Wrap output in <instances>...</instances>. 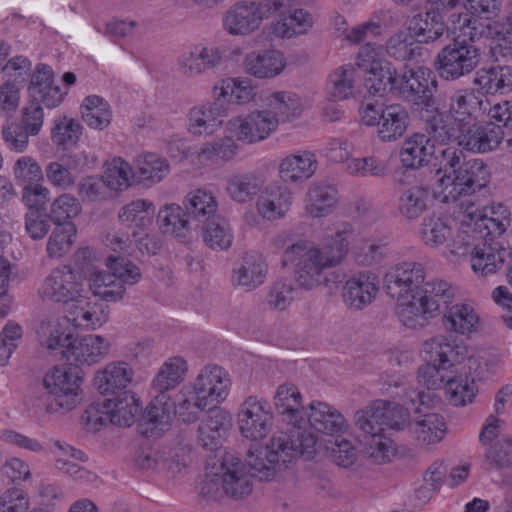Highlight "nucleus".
<instances>
[{
  "instance_id": "26",
  "label": "nucleus",
  "mask_w": 512,
  "mask_h": 512,
  "mask_svg": "<svg viewBox=\"0 0 512 512\" xmlns=\"http://www.w3.org/2000/svg\"><path fill=\"white\" fill-rule=\"evenodd\" d=\"M274 407L283 420L292 426L306 427V412L302 407V396L292 383L279 385L275 391Z\"/></svg>"
},
{
  "instance_id": "4",
  "label": "nucleus",
  "mask_w": 512,
  "mask_h": 512,
  "mask_svg": "<svg viewBox=\"0 0 512 512\" xmlns=\"http://www.w3.org/2000/svg\"><path fill=\"white\" fill-rule=\"evenodd\" d=\"M316 441L306 427L293 426L289 433H275L265 446L251 448L247 454V465L260 480H270L277 470L287 467L298 456L312 459Z\"/></svg>"
},
{
  "instance_id": "52",
  "label": "nucleus",
  "mask_w": 512,
  "mask_h": 512,
  "mask_svg": "<svg viewBox=\"0 0 512 512\" xmlns=\"http://www.w3.org/2000/svg\"><path fill=\"white\" fill-rule=\"evenodd\" d=\"M357 70L351 65H344L334 70L328 79V93L334 101L348 99L354 94Z\"/></svg>"
},
{
  "instance_id": "63",
  "label": "nucleus",
  "mask_w": 512,
  "mask_h": 512,
  "mask_svg": "<svg viewBox=\"0 0 512 512\" xmlns=\"http://www.w3.org/2000/svg\"><path fill=\"white\" fill-rule=\"evenodd\" d=\"M106 266L111 270L116 283L134 285L140 278V269L131 261L121 256H109L106 259Z\"/></svg>"
},
{
  "instance_id": "1",
  "label": "nucleus",
  "mask_w": 512,
  "mask_h": 512,
  "mask_svg": "<svg viewBox=\"0 0 512 512\" xmlns=\"http://www.w3.org/2000/svg\"><path fill=\"white\" fill-rule=\"evenodd\" d=\"M352 230L346 225L323 246L318 247L309 241H298L287 247L284 263L294 268L299 286L313 289L320 285L330 287L331 283L342 282L343 275L329 270L338 265L348 252V236Z\"/></svg>"
},
{
  "instance_id": "43",
  "label": "nucleus",
  "mask_w": 512,
  "mask_h": 512,
  "mask_svg": "<svg viewBox=\"0 0 512 512\" xmlns=\"http://www.w3.org/2000/svg\"><path fill=\"white\" fill-rule=\"evenodd\" d=\"M337 201L335 186L323 182L314 183L307 192L306 210L314 218L324 217L332 212Z\"/></svg>"
},
{
  "instance_id": "49",
  "label": "nucleus",
  "mask_w": 512,
  "mask_h": 512,
  "mask_svg": "<svg viewBox=\"0 0 512 512\" xmlns=\"http://www.w3.org/2000/svg\"><path fill=\"white\" fill-rule=\"evenodd\" d=\"M267 104L279 122L291 121L299 117L303 111L301 99L292 92H274L267 97Z\"/></svg>"
},
{
  "instance_id": "2",
  "label": "nucleus",
  "mask_w": 512,
  "mask_h": 512,
  "mask_svg": "<svg viewBox=\"0 0 512 512\" xmlns=\"http://www.w3.org/2000/svg\"><path fill=\"white\" fill-rule=\"evenodd\" d=\"M42 295L46 299L74 306L66 317L75 327L95 329L108 321L106 306L98 300L85 297L81 276L68 265L50 271L42 284Z\"/></svg>"
},
{
  "instance_id": "57",
  "label": "nucleus",
  "mask_w": 512,
  "mask_h": 512,
  "mask_svg": "<svg viewBox=\"0 0 512 512\" xmlns=\"http://www.w3.org/2000/svg\"><path fill=\"white\" fill-rule=\"evenodd\" d=\"M386 51L390 57L399 61H410L421 55V48L405 31H399L389 38Z\"/></svg>"
},
{
  "instance_id": "12",
  "label": "nucleus",
  "mask_w": 512,
  "mask_h": 512,
  "mask_svg": "<svg viewBox=\"0 0 512 512\" xmlns=\"http://www.w3.org/2000/svg\"><path fill=\"white\" fill-rule=\"evenodd\" d=\"M81 373L78 366H57L45 375L44 387L53 397L47 405L48 412H67L77 406L80 402Z\"/></svg>"
},
{
  "instance_id": "59",
  "label": "nucleus",
  "mask_w": 512,
  "mask_h": 512,
  "mask_svg": "<svg viewBox=\"0 0 512 512\" xmlns=\"http://www.w3.org/2000/svg\"><path fill=\"white\" fill-rule=\"evenodd\" d=\"M237 149L238 146L234 140L225 137L204 143L197 152V156L200 161H229L235 156Z\"/></svg>"
},
{
  "instance_id": "36",
  "label": "nucleus",
  "mask_w": 512,
  "mask_h": 512,
  "mask_svg": "<svg viewBox=\"0 0 512 512\" xmlns=\"http://www.w3.org/2000/svg\"><path fill=\"white\" fill-rule=\"evenodd\" d=\"M310 413L306 414L310 428L328 435L343 431L345 419L336 409L324 402H312L309 405Z\"/></svg>"
},
{
  "instance_id": "31",
  "label": "nucleus",
  "mask_w": 512,
  "mask_h": 512,
  "mask_svg": "<svg viewBox=\"0 0 512 512\" xmlns=\"http://www.w3.org/2000/svg\"><path fill=\"white\" fill-rule=\"evenodd\" d=\"M317 167L315 154L303 150L285 157L279 165V174L284 182H302L312 177Z\"/></svg>"
},
{
  "instance_id": "35",
  "label": "nucleus",
  "mask_w": 512,
  "mask_h": 512,
  "mask_svg": "<svg viewBox=\"0 0 512 512\" xmlns=\"http://www.w3.org/2000/svg\"><path fill=\"white\" fill-rule=\"evenodd\" d=\"M441 316L442 326L447 332L467 335L477 331L479 317L468 304L453 302Z\"/></svg>"
},
{
  "instance_id": "61",
  "label": "nucleus",
  "mask_w": 512,
  "mask_h": 512,
  "mask_svg": "<svg viewBox=\"0 0 512 512\" xmlns=\"http://www.w3.org/2000/svg\"><path fill=\"white\" fill-rule=\"evenodd\" d=\"M485 465L487 470H497L512 465V439L510 437H502L487 449Z\"/></svg>"
},
{
  "instance_id": "29",
  "label": "nucleus",
  "mask_w": 512,
  "mask_h": 512,
  "mask_svg": "<svg viewBox=\"0 0 512 512\" xmlns=\"http://www.w3.org/2000/svg\"><path fill=\"white\" fill-rule=\"evenodd\" d=\"M157 222L161 231L181 239L187 240L193 230L199 225L193 226L192 220L186 215V209L178 204H167L158 212Z\"/></svg>"
},
{
  "instance_id": "38",
  "label": "nucleus",
  "mask_w": 512,
  "mask_h": 512,
  "mask_svg": "<svg viewBox=\"0 0 512 512\" xmlns=\"http://www.w3.org/2000/svg\"><path fill=\"white\" fill-rule=\"evenodd\" d=\"M183 206L186 209V215L192 221L203 223V225L217 218V200L212 192L205 189L189 192L183 200Z\"/></svg>"
},
{
  "instance_id": "44",
  "label": "nucleus",
  "mask_w": 512,
  "mask_h": 512,
  "mask_svg": "<svg viewBox=\"0 0 512 512\" xmlns=\"http://www.w3.org/2000/svg\"><path fill=\"white\" fill-rule=\"evenodd\" d=\"M81 117L85 124L95 130L107 128L112 120V111L106 100L97 95L84 98L81 106Z\"/></svg>"
},
{
  "instance_id": "9",
  "label": "nucleus",
  "mask_w": 512,
  "mask_h": 512,
  "mask_svg": "<svg viewBox=\"0 0 512 512\" xmlns=\"http://www.w3.org/2000/svg\"><path fill=\"white\" fill-rule=\"evenodd\" d=\"M294 0L241 1L232 5L223 16V27L230 35H248L257 30L261 22L293 7Z\"/></svg>"
},
{
  "instance_id": "53",
  "label": "nucleus",
  "mask_w": 512,
  "mask_h": 512,
  "mask_svg": "<svg viewBox=\"0 0 512 512\" xmlns=\"http://www.w3.org/2000/svg\"><path fill=\"white\" fill-rule=\"evenodd\" d=\"M77 229L73 222L55 225L49 236L46 251L50 258H61L68 253L74 243Z\"/></svg>"
},
{
  "instance_id": "58",
  "label": "nucleus",
  "mask_w": 512,
  "mask_h": 512,
  "mask_svg": "<svg viewBox=\"0 0 512 512\" xmlns=\"http://www.w3.org/2000/svg\"><path fill=\"white\" fill-rule=\"evenodd\" d=\"M420 236L425 245L439 247L451 237V227L438 217H425L420 226Z\"/></svg>"
},
{
  "instance_id": "50",
  "label": "nucleus",
  "mask_w": 512,
  "mask_h": 512,
  "mask_svg": "<svg viewBox=\"0 0 512 512\" xmlns=\"http://www.w3.org/2000/svg\"><path fill=\"white\" fill-rule=\"evenodd\" d=\"M88 286L91 293L106 302H117L125 294V286L116 283L112 273L95 271L88 279Z\"/></svg>"
},
{
  "instance_id": "40",
  "label": "nucleus",
  "mask_w": 512,
  "mask_h": 512,
  "mask_svg": "<svg viewBox=\"0 0 512 512\" xmlns=\"http://www.w3.org/2000/svg\"><path fill=\"white\" fill-rule=\"evenodd\" d=\"M378 137L384 142L395 141L402 137L407 130L409 114L407 109L400 104H391L382 108V119Z\"/></svg>"
},
{
  "instance_id": "14",
  "label": "nucleus",
  "mask_w": 512,
  "mask_h": 512,
  "mask_svg": "<svg viewBox=\"0 0 512 512\" xmlns=\"http://www.w3.org/2000/svg\"><path fill=\"white\" fill-rule=\"evenodd\" d=\"M425 267L422 263L405 261L397 264L385 274L384 287L393 299H403L410 295L413 300L426 282Z\"/></svg>"
},
{
  "instance_id": "13",
  "label": "nucleus",
  "mask_w": 512,
  "mask_h": 512,
  "mask_svg": "<svg viewBox=\"0 0 512 512\" xmlns=\"http://www.w3.org/2000/svg\"><path fill=\"white\" fill-rule=\"evenodd\" d=\"M237 417L241 434L254 441L270 433L274 419L267 400L256 395L245 398L240 405Z\"/></svg>"
},
{
  "instance_id": "30",
  "label": "nucleus",
  "mask_w": 512,
  "mask_h": 512,
  "mask_svg": "<svg viewBox=\"0 0 512 512\" xmlns=\"http://www.w3.org/2000/svg\"><path fill=\"white\" fill-rule=\"evenodd\" d=\"M285 65L284 55L278 50L251 52L243 61L245 72L260 79L272 78L280 74Z\"/></svg>"
},
{
  "instance_id": "27",
  "label": "nucleus",
  "mask_w": 512,
  "mask_h": 512,
  "mask_svg": "<svg viewBox=\"0 0 512 512\" xmlns=\"http://www.w3.org/2000/svg\"><path fill=\"white\" fill-rule=\"evenodd\" d=\"M509 254L499 242L482 241L471 250V266L475 273L487 276L502 267Z\"/></svg>"
},
{
  "instance_id": "24",
  "label": "nucleus",
  "mask_w": 512,
  "mask_h": 512,
  "mask_svg": "<svg viewBox=\"0 0 512 512\" xmlns=\"http://www.w3.org/2000/svg\"><path fill=\"white\" fill-rule=\"evenodd\" d=\"M28 91L31 100L44 104L47 108L58 106L63 93L54 82V72L49 65L38 64L31 76Z\"/></svg>"
},
{
  "instance_id": "46",
  "label": "nucleus",
  "mask_w": 512,
  "mask_h": 512,
  "mask_svg": "<svg viewBox=\"0 0 512 512\" xmlns=\"http://www.w3.org/2000/svg\"><path fill=\"white\" fill-rule=\"evenodd\" d=\"M430 193L427 188L413 186L402 191L398 198V212L407 220L419 218L428 208Z\"/></svg>"
},
{
  "instance_id": "23",
  "label": "nucleus",
  "mask_w": 512,
  "mask_h": 512,
  "mask_svg": "<svg viewBox=\"0 0 512 512\" xmlns=\"http://www.w3.org/2000/svg\"><path fill=\"white\" fill-rule=\"evenodd\" d=\"M377 276L368 271L351 276L343 286L344 303L351 309L362 310L371 304L378 292Z\"/></svg>"
},
{
  "instance_id": "6",
  "label": "nucleus",
  "mask_w": 512,
  "mask_h": 512,
  "mask_svg": "<svg viewBox=\"0 0 512 512\" xmlns=\"http://www.w3.org/2000/svg\"><path fill=\"white\" fill-rule=\"evenodd\" d=\"M455 289L445 280L431 278L422 285L413 300L399 304L396 314L400 322L411 329H420L454 302Z\"/></svg>"
},
{
  "instance_id": "15",
  "label": "nucleus",
  "mask_w": 512,
  "mask_h": 512,
  "mask_svg": "<svg viewBox=\"0 0 512 512\" xmlns=\"http://www.w3.org/2000/svg\"><path fill=\"white\" fill-rule=\"evenodd\" d=\"M504 139V131L494 123L460 124L458 148L473 153H488L496 150Z\"/></svg>"
},
{
  "instance_id": "37",
  "label": "nucleus",
  "mask_w": 512,
  "mask_h": 512,
  "mask_svg": "<svg viewBox=\"0 0 512 512\" xmlns=\"http://www.w3.org/2000/svg\"><path fill=\"white\" fill-rule=\"evenodd\" d=\"M425 121V134L431 142L447 144L450 141L458 142V128H455V121L450 119V115L441 111L436 105L435 111H424L421 114Z\"/></svg>"
},
{
  "instance_id": "11",
  "label": "nucleus",
  "mask_w": 512,
  "mask_h": 512,
  "mask_svg": "<svg viewBox=\"0 0 512 512\" xmlns=\"http://www.w3.org/2000/svg\"><path fill=\"white\" fill-rule=\"evenodd\" d=\"M438 81L434 72L425 66H417L405 70L396 82V92L414 111L436 110L435 94Z\"/></svg>"
},
{
  "instance_id": "18",
  "label": "nucleus",
  "mask_w": 512,
  "mask_h": 512,
  "mask_svg": "<svg viewBox=\"0 0 512 512\" xmlns=\"http://www.w3.org/2000/svg\"><path fill=\"white\" fill-rule=\"evenodd\" d=\"M488 98L480 91L463 88L454 91L450 96L448 113L458 124H470L471 120H479L485 116Z\"/></svg>"
},
{
  "instance_id": "34",
  "label": "nucleus",
  "mask_w": 512,
  "mask_h": 512,
  "mask_svg": "<svg viewBox=\"0 0 512 512\" xmlns=\"http://www.w3.org/2000/svg\"><path fill=\"white\" fill-rule=\"evenodd\" d=\"M408 22V33L418 43H431L439 39L445 30L441 14L426 8Z\"/></svg>"
},
{
  "instance_id": "7",
  "label": "nucleus",
  "mask_w": 512,
  "mask_h": 512,
  "mask_svg": "<svg viewBox=\"0 0 512 512\" xmlns=\"http://www.w3.org/2000/svg\"><path fill=\"white\" fill-rule=\"evenodd\" d=\"M47 348L68 361L92 365L101 361L109 352V341L100 335H86L73 338L59 325L50 329L46 340Z\"/></svg>"
},
{
  "instance_id": "33",
  "label": "nucleus",
  "mask_w": 512,
  "mask_h": 512,
  "mask_svg": "<svg viewBox=\"0 0 512 512\" xmlns=\"http://www.w3.org/2000/svg\"><path fill=\"white\" fill-rule=\"evenodd\" d=\"M292 204V193L285 186H269L256 203L258 213L266 220L283 218Z\"/></svg>"
},
{
  "instance_id": "19",
  "label": "nucleus",
  "mask_w": 512,
  "mask_h": 512,
  "mask_svg": "<svg viewBox=\"0 0 512 512\" xmlns=\"http://www.w3.org/2000/svg\"><path fill=\"white\" fill-rule=\"evenodd\" d=\"M421 354L427 362L434 363L442 370L462 362L468 354L464 345L457 344L448 336L437 335L423 342Z\"/></svg>"
},
{
  "instance_id": "62",
  "label": "nucleus",
  "mask_w": 512,
  "mask_h": 512,
  "mask_svg": "<svg viewBox=\"0 0 512 512\" xmlns=\"http://www.w3.org/2000/svg\"><path fill=\"white\" fill-rule=\"evenodd\" d=\"M347 169L350 174L360 177H385L390 173L388 162L375 156L352 159Z\"/></svg>"
},
{
  "instance_id": "21",
  "label": "nucleus",
  "mask_w": 512,
  "mask_h": 512,
  "mask_svg": "<svg viewBox=\"0 0 512 512\" xmlns=\"http://www.w3.org/2000/svg\"><path fill=\"white\" fill-rule=\"evenodd\" d=\"M230 385V376L226 370L218 365L208 364L201 369L193 388L213 406L226 399Z\"/></svg>"
},
{
  "instance_id": "25",
  "label": "nucleus",
  "mask_w": 512,
  "mask_h": 512,
  "mask_svg": "<svg viewBox=\"0 0 512 512\" xmlns=\"http://www.w3.org/2000/svg\"><path fill=\"white\" fill-rule=\"evenodd\" d=\"M444 146L435 147L430 144V139L423 133H414L406 138L400 149V161L407 169H419L427 165L430 160L436 164V153Z\"/></svg>"
},
{
  "instance_id": "22",
  "label": "nucleus",
  "mask_w": 512,
  "mask_h": 512,
  "mask_svg": "<svg viewBox=\"0 0 512 512\" xmlns=\"http://www.w3.org/2000/svg\"><path fill=\"white\" fill-rule=\"evenodd\" d=\"M223 488L226 495L242 499L252 491L251 477H257L252 470L248 473L245 465L233 454L226 453L221 462Z\"/></svg>"
},
{
  "instance_id": "51",
  "label": "nucleus",
  "mask_w": 512,
  "mask_h": 512,
  "mask_svg": "<svg viewBox=\"0 0 512 512\" xmlns=\"http://www.w3.org/2000/svg\"><path fill=\"white\" fill-rule=\"evenodd\" d=\"M135 175L139 182L157 183L169 172V164L166 159L147 153L139 156L135 162Z\"/></svg>"
},
{
  "instance_id": "5",
  "label": "nucleus",
  "mask_w": 512,
  "mask_h": 512,
  "mask_svg": "<svg viewBox=\"0 0 512 512\" xmlns=\"http://www.w3.org/2000/svg\"><path fill=\"white\" fill-rule=\"evenodd\" d=\"M478 21L467 14H452V41L436 55L434 68L445 81H456L471 74L481 63L482 49L475 41L482 35Z\"/></svg>"
},
{
  "instance_id": "17",
  "label": "nucleus",
  "mask_w": 512,
  "mask_h": 512,
  "mask_svg": "<svg viewBox=\"0 0 512 512\" xmlns=\"http://www.w3.org/2000/svg\"><path fill=\"white\" fill-rule=\"evenodd\" d=\"M278 124L279 119L269 110H263L251 112L244 119H232L227 128L238 140L251 144L266 139Z\"/></svg>"
},
{
  "instance_id": "45",
  "label": "nucleus",
  "mask_w": 512,
  "mask_h": 512,
  "mask_svg": "<svg viewBox=\"0 0 512 512\" xmlns=\"http://www.w3.org/2000/svg\"><path fill=\"white\" fill-rule=\"evenodd\" d=\"M187 371V362L180 356L168 358L160 367L152 382L156 392L167 393L183 380Z\"/></svg>"
},
{
  "instance_id": "10",
  "label": "nucleus",
  "mask_w": 512,
  "mask_h": 512,
  "mask_svg": "<svg viewBox=\"0 0 512 512\" xmlns=\"http://www.w3.org/2000/svg\"><path fill=\"white\" fill-rule=\"evenodd\" d=\"M139 399L131 391H122L114 398L91 403L85 410L82 420L88 429L97 431L108 423L129 427L140 412Z\"/></svg>"
},
{
  "instance_id": "16",
  "label": "nucleus",
  "mask_w": 512,
  "mask_h": 512,
  "mask_svg": "<svg viewBox=\"0 0 512 512\" xmlns=\"http://www.w3.org/2000/svg\"><path fill=\"white\" fill-rule=\"evenodd\" d=\"M228 92L224 87H214L216 101L208 105H200L192 108L189 113V131L195 135H210L222 124L227 116V106L221 98H225Z\"/></svg>"
},
{
  "instance_id": "60",
  "label": "nucleus",
  "mask_w": 512,
  "mask_h": 512,
  "mask_svg": "<svg viewBox=\"0 0 512 512\" xmlns=\"http://www.w3.org/2000/svg\"><path fill=\"white\" fill-rule=\"evenodd\" d=\"M80 212L79 200L71 194L64 193L52 202L49 217L55 225H61L72 222L71 219L78 216Z\"/></svg>"
},
{
  "instance_id": "54",
  "label": "nucleus",
  "mask_w": 512,
  "mask_h": 512,
  "mask_svg": "<svg viewBox=\"0 0 512 512\" xmlns=\"http://www.w3.org/2000/svg\"><path fill=\"white\" fill-rule=\"evenodd\" d=\"M155 214L154 205L147 201L138 199L121 208L118 218L123 223H135V226L144 230L153 222Z\"/></svg>"
},
{
  "instance_id": "8",
  "label": "nucleus",
  "mask_w": 512,
  "mask_h": 512,
  "mask_svg": "<svg viewBox=\"0 0 512 512\" xmlns=\"http://www.w3.org/2000/svg\"><path fill=\"white\" fill-rule=\"evenodd\" d=\"M384 400H376L355 413V425L364 453L378 464L390 460L394 454L392 441L383 435Z\"/></svg>"
},
{
  "instance_id": "47",
  "label": "nucleus",
  "mask_w": 512,
  "mask_h": 512,
  "mask_svg": "<svg viewBox=\"0 0 512 512\" xmlns=\"http://www.w3.org/2000/svg\"><path fill=\"white\" fill-rule=\"evenodd\" d=\"M264 187L262 177L254 173L239 174L227 182L226 191L236 202L245 203L257 196Z\"/></svg>"
},
{
  "instance_id": "32",
  "label": "nucleus",
  "mask_w": 512,
  "mask_h": 512,
  "mask_svg": "<svg viewBox=\"0 0 512 512\" xmlns=\"http://www.w3.org/2000/svg\"><path fill=\"white\" fill-rule=\"evenodd\" d=\"M267 265L263 257L256 252L245 253L241 263L233 270L232 281L248 291L264 283Z\"/></svg>"
},
{
  "instance_id": "55",
  "label": "nucleus",
  "mask_w": 512,
  "mask_h": 512,
  "mask_svg": "<svg viewBox=\"0 0 512 512\" xmlns=\"http://www.w3.org/2000/svg\"><path fill=\"white\" fill-rule=\"evenodd\" d=\"M82 130L83 127L77 120L68 116H60L54 120L51 138L57 146H75L82 134Z\"/></svg>"
},
{
  "instance_id": "28",
  "label": "nucleus",
  "mask_w": 512,
  "mask_h": 512,
  "mask_svg": "<svg viewBox=\"0 0 512 512\" xmlns=\"http://www.w3.org/2000/svg\"><path fill=\"white\" fill-rule=\"evenodd\" d=\"M133 369L124 361H114L98 372L94 378V385L103 394H117V391H126L125 388L132 381Z\"/></svg>"
},
{
  "instance_id": "42",
  "label": "nucleus",
  "mask_w": 512,
  "mask_h": 512,
  "mask_svg": "<svg viewBox=\"0 0 512 512\" xmlns=\"http://www.w3.org/2000/svg\"><path fill=\"white\" fill-rule=\"evenodd\" d=\"M409 427L414 438L422 445L438 443L446 433L444 418L437 413L418 416Z\"/></svg>"
},
{
  "instance_id": "20",
  "label": "nucleus",
  "mask_w": 512,
  "mask_h": 512,
  "mask_svg": "<svg viewBox=\"0 0 512 512\" xmlns=\"http://www.w3.org/2000/svg\"><path fill=\"white\" fill-rule=\"evenodd\" d=\"M223 53L219 47L197 46L178 58L179 72L185 77L194 78L214 71L223 64Z\"/></svg>"
},
{
  "instance_id": "41",
  "label": "nucleus",
  "mask_w": 512,
  "mask_h": 512,
  "mask_svg": "<svg viewBox=\"0 0 512 512\" xmlns=\"http://www.w3.org/2000/svg\"><path fill=\"white\" fill-rule=\"evenodd\" d=\"M173 403V415L185 422H195L201 412L207 407L210 409L212 406L202 395H198V392L193 387H183L172 400Z\"/></svg>"
},
{
  "instance_id": "56",
  "label": "nucleus",
  "mask_w": 512,
  "mask_h": 512,
  "mask_svg": "<svg viewBox=\"0 0 512 512\" xmlns=\"http://www.w3.org/2000/svg\"><path fill=\"white\" fill-rule=\"evenodd\" d=\"M203 240L213 250L228 249L233 240V236L226 221L217 216V218L208 221L202 227Z\"/></svg>"
},
{
  "instance_id": "39",
  "label": "nucleus",
  "mask_w": 512,
  "mask_h": 512,
  "mask_svg": "<svg viewBox=\"0 0 512 512\" xmlns=\"http://www.w3.org/2000/svg\"><path fill=\"white\" fill-rule=\"evenodd\" d=\"M229 423L230 416L227 412L210 408L207 418L198 427V441L201 446L211 451L216 450Z\"/></svg>"
},
{
  "instance_id": "3",
  "label": "nucleus",
  "mask_w": 512,
  "mask_h": 512,
  "mask_svg": "<svg viewBox=\"0 0 512 512\" xmlns=\"http://www.w3.org/2000/svg\"><path fill=\"white\" fill-rule=\"evenodd\" d=\"M437 193L443 202L456 201L485 188L490 181L488 166L480 159L466 160L462 149L445 146L436 153Z\"/></svg>"
},
{
  "instance_id": "48",
  "label": "nucleus",
  "mask_w": 512,
  "mask_h": 512,
  "mask_svg": "<svg viewBox=\"0 0 512 512\" xmlns=\"http://www.w3.org/2000/svg\"><path fill=\"white\" fill-rule=\"evenodd\" d=\"M292 7L281 15V19L273 24V33L282 38H291L306 33L313 25V18L310 13L303 9H296L292 14L285 16ZM279 16L280 14L277 13Z\"/></svg>"
},
{
  "instance_id": "64",
  "label": "nucleus",
  "mask_w": 512,
  "mask_h": 512,
  "mask_svg": "<svg viewBox=\"0 0 512 512\" xmlns=\"http://www.w3.org/2000/svg\"><path fill=\"white\" fill-rule=\"evenodd\" d=\"M145 410V417L149 423L166 425L173 415V403L167 393L157 392Z\"/></svg>"
}]
</instances>
